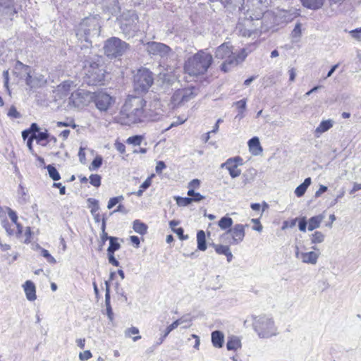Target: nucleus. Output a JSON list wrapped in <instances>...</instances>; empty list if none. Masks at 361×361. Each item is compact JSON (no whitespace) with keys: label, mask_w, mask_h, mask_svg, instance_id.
I'll return each mask as SVG.
<instances>
[{"label":"nucleus","mask_w":361,"mask_h":361,"mask_svg":"<svg viewBox=\"0 0 361 361\" xmlns=\"http://www.w3.org/2000/svg\"><path fill=\"white\" fill-rule=\"evenodd\" d=\"M145 105L141 97L128 96L120 111L119 122L128 126L145 122Z\"/></svg>","instance_id":"1"},{"label":"nucleus","mask_w":361,"mask_h":361,"mask_svg":"<svg viewBox=\"0 0 361 361\" xmlns=\"http://www.w3.org/2000/svg\"><path fill=\"white\" fill-rule=\"evenodd\" d=\"M212 56L204 51H200L185 63V71L190 75L205 73L212 63Z\"/></svg>","instance_id":"2"},{"label":"nucleus","mask_w":361,"mask_h":361,"mask_svg":"<svg viewBox=\"0 0 361 361\" xmlns=\"http://www.w3.org/2000/svg\"><path fill=\"white\" fill-rule=\"evenodd\" d=\"M269 0H243L240 11L245 15L248 26L253 20H259L266 11Z\"/></svg>","instance_id":"3"},{"label":"nucleus","mask_w":361,"mask_h":361,"mask_svg":"<svg viewBox=\"0 0 361 361\" xmlns=\"http://www.w3.org/2000/svg\"><path fill=\"white\" fill-rule=\"evenodd\" d=\"M100 32V25L97 16L86 18L79 24L76 29V36L79 40L85 41L91 44L90 38L98 36Z\"/></svg>","instance_id":"4"},{"label":"nucleus","mask_w":361,"mask_h":361,"mask_svg":"<svg viewBox=\"0 0 361 361\" xmlns=\"http://www.w3.org/2000/svg\"><path fill=\"white\" fill-rule=\"evenodd\" d=\"M253 328L259 337L262 338H270L277 334L273 319L266 315L255 317Z\"/></svg>","instance_id":"5"},{"label":"nucleus","mask_w":361,"mask_h":361,"mask_svg":"<svg viewBox=\"0 0 361 361\" xmlns=\"http://www.w3.org/2000/svg\"><path fill=\"white\" fill-rule=\"evenodd\" d=\"M99 59H90L85 62L84 73L85 81L90 85H96L101 82L104 78V71L99 66Z\"/></svg>","instance_id":"6"},{"label":"nucleus","mask_w":361,"mask_h":361,"mask_svg":"<svg viewBox=\"0 0 361 361\" xmlns=\"http://www.w3.org/2000/svg\"><path fill=\"white\" fill-rule=\"evenodd\" d=\"M15 68L25 73L26 75L25 78V83L31 89L41 87L47 83L44 75L40 73H35L32 75L30 66L24 65L19 61H17Z\"/></svg>","instance_id":"7"},{"label":"nucleus","mask_w":361,"mask_h":361,"mask_svg":"<svg viewBox=\"0 0 361 361\" xmlns=\"http://www.w3.org/2000/svg\"><path fill=\"white\" fill-rule=\"evenodd\" d=\"M248 225L237 224L230 228L227 232L220 236L222 243L228 242L230 245H238L244 239L245 235V228Z\"/></svg>","instance_id":"8"},{"label":"nucleus","mask_w":361,"mask_h":361,"mask_svg":"<svg viewBox=\"0 0 361 361\" xmlns=\"http://www.w3.org/2000/svg\"><path fill=\"white\" fill-rule=\"evenodd\" d=\"M153 76L152 72L148 69H139L134 75V88L136 91L145 92L153 84Z\"/></svg>","instance_id":"9"},{"label":"nucleus","mask_w":361,"mask_h":361,"mask_svg":"<svg viewBox=\"0 0 361 361\" xmlns=\"http://www.w3.org/2000/svg\"><path fill=\"white\" fill-rule=\"evenodd\" d=\"M128 44L117 37H111L105 42L104 49L109 57H117L123 55L128 49Z\"/></svg>","instance_id":"10"},{"label":"nucleus","mask_w":361,"mask_h":361,"mask_svg":"<svg viewBox=\"0 0 361 361\" xmlns=\"http://www.w3.org/2000/svg\"><path fill=\"white\" fill-rule=\"evenodd\" d=\"M93 99V93L79 89L71 93L68 106L71 108H81L87 106Z\"/></svg>","instance_id":"11"},{"label":"nucleus","mask_w":361,"mask_h":361,"mask_svg":"<svg viewBox=\"0 0 361 361\" xmlns=\"http://www.w3.org/2000/svg\"><path fill=\"white\" fill-rule=\"evenodd\" d=\"M197 94V90L193 87L176 90L171 99L173 108L185 104Z\"/></svg>","instance_id":"12"},{"label":"nucleus","mask_w":361,"mask_h":361,"mask_svg":"<svg viewBox=\"0 0 361 361\" xmlns=\"http://www.w3.org/2000/svg\"><path fill=\"white\" fill-rule=\"evenodd\" d=\"M145 49L149 55L161 59H168L172 54L171 49L166 44L157 42H149L145 44Z\"/></svg>","instance_id":"13"},{"label":"nucleus","mask_w":361,"mask_h":361,"mask_svg":"<svg viewBox=\"0 0 361 361\" xmlns=\"http://www.w3.org/2000/svg\"><path fill=\"white\" fill-rule=\"evenodd\" d=\"M215 57L220 59H225V62L222 64L221 70L224 72L228 71V66H233L231 59L234 58V52L233 51V47L229 42H226L216 48L215 51Z\"/></svg>","instance_id":"14"},{"label":"nucleus","mask_w":361,"mask_h":361,"mask_svg":"<svg viewBox=\"0 0 361 361\" xmlns=\"http://www.w3.org/2000/svg\"><path fill=\"white\" fill-rule=\"evenodd\" d=\"M145 122L157 121L162 118L164 116V109L162 104L159 99H154L149 105V108L145 109Z\"/></svg>","instance_id":"15"},{"label":"nucleus","mask_w":361,"mask_h":361,"mask_svg":"<svg viewBox=\"0 0 361 361\" xmlns=\"http://www.w3.org/2000/svg\"><path fill=\"white\" fill-rule=\"evenodd\" d=\"M92 100L100 111H106L115 103L114 97L103 92L93 93Z\"/></svg>","instance_id":"16"},{"label":"nucleus","mask_w":361,"mask_h":361,"mask_svg":"<svg viewBox=\"0 0 361 361\" xmlns=\"http://www.w3.org/2000/svg\"><path fill=\"white\" fill-rule=\"evenodd\" d=\"M243 164V160L240 157H235L228 159L220 166L221 169L228 170L229 175L232 178L238 177L241 173V170L238 168Z\"/></svg>","instance_id":"17"},{"label":"nucleus","mask_w":361,"mask_h":361,"mask_svg":"<svg viewBox=\"0 0 361 361\" xmlns=\"http://www.w3.org/2000/svg\"><path fill=\"white\" fill-rule=\"evenodd\" d=\"M313 250L310 252H301L298 247H295V256L302 262L309 264H316L320 256V252L316 246L312 247Z\"/></svg>","instance_id":"18"},{"label":"nucleus","mask_w":361,"mask_h":361,"mask_svg":"<svg viewBox=\"0 0 361 361\" xmlns=\"http://www.w3.org/2000/svg\"><path fill=\"white\" fill-rule=\"evenodd\" d=\"M17 13L14 0H0V21L12 20Z\"/></svg>","instance_id":"19"},{"label":"nucleus","mask_w":361,"mask_h":361,"mask_svg":"<svg viewBox=\"0 0 361 361\" xmlns=\"http://www.w3.org/2000/svg\"><path fill=\"white\" fill-rule=\"evenodd\" d=\"M76 85L73 81L66 80L55 88L53 91L54 98L56 102L65 99L69 94L71 90Z\"/></svg>","instance_id":"20"},{"label":"nucleus","mask_w":361,"mask_h":361,"mask_svg":"<svg viewBox=\"0 0 361 361\" xmlns=\"http://www.w3.org/2000/svg\"><path fill=\"white\" fill-rule=\"evenodd\" d=\"M129 16L131 18V22L128 23L127 20H123L121 23V30L126 34H130L131 31L135 32L138 29L136 26L137 16L133 12L129 13Z\"/></svg>","instance_id":"21"},{"label":"nucleus","mask_w":361,"mask_h":361,"mask_svg":"<svg viewBox=\"0 0 361 361\" xmlns=\"http://www.w3.org/2000/svg\"><path fill=\"white\" fill-rule=\"evenodd\" d=\"M26 298L30 301L36 300V288L33 282L26 281L23 286Z\"/></svg>","instance_id":"22"},{"label":"nucleus","mask_w":361,"mask_h":361,"mask_svg":"<svg viewBox=\"0 0 361 361\" xmlns=\"http://www.w3.org/2000/svg\"><path fill=\"white\" fill-rule=\"evenodd\" d=\"M224 342V335L220 331H214L212 333V343L215 348H220Z\"/></svg>","instance_id":"23"},{"label":"nucleus","mask_w":361,"mask_h":361,"mask_svg":"<svg viewBox=\"0 0 361 361\" xmlns=\"http://www.w3.org/2000/svg\"><path fill=\"white\" fill-rule=\"evenodd\" d=\"M325 0H300L302 5L311 10H317L322 7Z\"/></svg>","instance_id":"24"},{"label":"nucleus","mask_w":361,"mask_h":361,"mask_svg":"<svg viewBox=\"0 0 361 361\" xmlns=\"http://www.w3.org/2000/svg\"><path fill=\"white\" fill-rule=\"evenodd\" d=\"M324 219V216L323 214H319L314 216L311 217L308 221L307 228L309 231H312L316 228L320 227L321 223Z\"/></svg>","instance_id":"25"},{"label":"nucleus","mask_w":361,"mask_h":361,"mask_svg":"<svg viewBox=\"0 0 361 361\" xmlns=\"http://www.w3.org/2000/svg\"><path fill=\"white\" fill-rule=\"evenodd\" d=\"M248 146L252 154L257 155L262 151L259 140L257 137H254L248 141Z\"/></svg>","instance_id":"26"},{"label":"nucleus","mask_w":361,"mask_h":361,"mask_svg":"<svg viewBox=\"0 0 361 361\" xmlns=\"http://www.w3.org/2000/svg\"><path fill=\"white\" fill-rule=\"evenodd\" d=\"M333 121L331 119L323 121L315 129V134L317 137H319L320 134L329 130L333 127Z\"/></svg>","instance_id":"27"},{"label":"nucleus","mask_w":361,"mask_h":361,"mask_svg":"<svg viewBox=\"0 0 361 361\" xmlns=\"http://www.w3.org/2000/svg\"><path fill=\"white\" fill-rule=\"evenodd\" d=\"M312 182L311 178H307L305 179L304 182L298 185L295 190V194L297 197H300L304 195L307 188L310 185Z\"/></svg>","instance_id":"28"},{"label":"nucleus","mask_w":361,"mask_h":361,"mask_svg":"<svg viewBox=\"0 0 361 361\" xmlns=\"http://www.w3.org/2000/svg\"><path fill=\"white\" fill-rule=\"evenodd\" d=\"M241 347L240 340L236 336L228 338L226 343V348L228 350H236Z\"/></svg>","instance_id":"29"},{"label":"nucleus","mask_w":361,"mask_h":361,"mask_svg":"<svg viewBox=\"0 0 361 361\" xmlns=\"http://www.w3.org/2000/svg\"><path fill=\"white\" fill-rule=\"evenodd\" d=\"M248 52L246 49H243L238 54L234 53V58L233 57L231 60L233 66H237L238 63L243 62L246 56H247Z\"/></svg>","instance_id":"30"},{"label":"nucleus","mask_w":361,"mask_h":361,"mask_svg":"<svg viewBox=\"0 0 361 361\" xmlns=\"http://www.w3.org/2000/svg\"><path fill=\"white\" fill-rule=\"evenodd\" d=\"M147 226L145 223L138 219L135 220L133 223V230L140 235H145L147 231Z\"/></svg>","instance_id":"31"},{"label":"nucleus","mask_w":361,"mask_h":361,"mask_svg":"<svg viewBox=\"0 0 361 361\" xmlns=\"http://www.w3.org/2000/svg\"><path fill=\"white\" fill-rule=\"evenodd\" d=\"M197 248L201 251L207 249L205 233L203 231H199L197 234Z\"/></svg>","instance_id":"32"},{"label":"nucleus","mask_w":361,"mask_h":361,"mask_svg":"<svg viewBox=\"0 0 361 361\" xmlns=\"http://www.w3.org/2000/svg\"><path fill=\"white\" fill-rule=\"evenodd\" d=\"M218 225L222 230L230 229L233 225V219L228 216H224L219 221Z\"/></svg>","instance_id":"33"},{"label":"nucleus","mask_w":361,"mask_h":361,"mask_svg":"<svg viewBox=\"0 0 361 361\" xmlns=\"http://www.w3.org/2000/svg\"><path fill=\"white\" fill-rule=\"evenodd\" d=\"M325 235L321 231H315L310 235V240L312 244L322 243L324 241Z\"/></svg>","instance_id":"34"},{"label":"nucleus","mask_w":361,"mask_h":361,"mask_svg":"<svg viewBox=\"0 0 361 361\" xmlns=\"http://www.w3.org/2000/svg\"><path fill=\"white\" fill-rule=\"evenodd\" d=\"M118 238L116 237H109V246L107 249L108 252L114 253L121 247L120 244L117 242Z\"/></svg>","instance_id":"35"},{"label":"nucleus","mask_w":361,"mask_h":361,"mask_svg":"<svg viewBox=\"0 0 361 361\" xmlns=\"http://www.w3.org/2000/svg\"><path fill=\"white\" fill-rule=\"evenodd\" d=\"M212 247L219 255H226L231 250L228 245L213 243Z\"/></svg>","instance_id":"36"},{"label":"nucleus","mask_w":361,"mask_h":361,"mask_svg":"<svg viewBox=\"0 0 361 361\" xmlns=\"http://www.w3.org/2000/svg\"><path fill=\"white\" fill-rule=\"evenodd\" d=\"M49 177L54 180H59L61 178L60 174L56 169L52 165L47 166Z\"/></svg>","instance_id":"37"},{"label":"nucleus","mask_w":361,"mask_h":361,"mask_svg":"<svg viewBox=\"0 0 361 361\" xmlns=\"http://www.w3.org/2000/svg\"><path fill=\"white\" fill-rule=\"evenodd\" d=\"M188 195L192 200V202H200L204 199V197L199 192H195L193 189L190 188L188 191Z\"/></svg>","instance_id":"38"},{"label":"nucleus","mask_w":361,"mask_h":361,"mask_svg":"<svg viewBox=\"0 0 361 361\" xmlns=\"http://www.w3.org/2000/svg\"><path fill=\"white\" fill-rule=\"evenodd\" d=\"M103 159L101 156H97L89 166L90 171H94L99 169L102 164Z\"/></svg>","instance_id":"39"},{"label":"nucleus","mask_w":361,"mask_h":361,"mask_svg":"<svg viewBox=\"0 0 361 361\" xmlns=\"http://www.w3.org/2000/svg\"><path fill=\"white\" fill-rule=\"evenodd\" d=\"M237 30H238L240 35L243 37H251L252 35L255 34V32L254 30H251L249 29H247L245 27H243V25L239 23L237 26Z\"/></svg>","instance_id":"40"},{"label":"nucleus","mask_w":361,"mask_h":361,"mask_svg":"<svg viewBox=\"0 0 361 361\" xmlns=\"http://www.w3.org/2000/svg\"><path fill=\"white\" fill-rule=\"evenodd\" d=\"M105 305L106 309V314L108 316V318L110 321H113L114 319V313L113 310L110 304V296L107 295L106 298H105Z\"/></svg>","instance_id":"41"},{"label":"nucleus","mask_w":361,"mask_h":361,"mask_svg":"<svg viewBox=\"0 0 361 361\" xmlns=\"http://www.w3.org/2000/svg\"><path fill=\"white\" fill-rule=\"evenodd\" d=\"M39 248L41 250V254L42 255L46 258V259L47 260L48 262L51 263V264H56V261L55 259V258L54 257H52L49 252H48V250L41 247L39 246Z\"/></svg>","instance_id":"42"},{"label":"nucleus","mask_w":361,"mask_h":361,"mask_svg":"<svg viewBox=\"0 0 361 361\" xmlns=\"http://www.w3.org/2000/svg\"><path fill=\"white\" fill-rule=\"evenodd\" d=\"M176 204L179 207H185V206L189 205L191 202H192L190 197H176Z\"/></svg>","instance_id":"43"},{"label":"nucleus","mask_w":361,"mask_h":361,"mask_svg":"<svg viewBox=\"0 0 361 361\" xmlns=\"http://www.w3.org/2000/svg\"><path fill=\"white\" fill-rule=\"evenodd\" d=\"M3 226L8 235L11 236L16 235V230L15 228V226L13 225V224H11L8 222H5Z\"/></svg>","instance_id":"44"},{"label":"nucleus","mask_w":361,"mask_h":361,"mask_svg":"<svg viewBox=\"0 0 361 361\" xmlns=\"http://www.w3.org/2000/svg\"><path fill=\"white\" fill-rule=\"evenodd\" d=\"M34 137V139H36L38 140V142L46 140L49 137V135L47 133V130H45L44 131H39L36 135H32Z\"/></svg>","instance_id":"45"},{"label":"nucleus","mask_w":361,"mask_h":361,"mask_svg":"<svg viewBox=\"0 0 361 361\" xmlns=\"http://www.w3.org/2000/svg\"><path fill=\"white\" fill-rule=\"evenodd\" d=\"M101 176L97 174H92L90 176V182L94 187H99L101 185Z\"/></svg>","instance_id":"46"},{"label":"nucleus","mask_w":361,"mask_h":361,"mask_svg":"<svg viewBox=\"0 0 361 361\" xmlns=\"http://www.w3.org/2000/svg\"><path fill=\"white\" fill-rule=\"evenodd\" d=\"M142 137L140 135H135L128 138L127 142L134 145H140L141 144Z\"/></svg>","instance_id":"47"},{"label":"nucleus","mask_w":361,"mask_h":361,"mask_svg":"<svg viewBox=\"0 0 361 361\" xmlns=\"http://www.w3.org/2000/svg\"><path fill=\"white\" fill-rule=\"evenodd\" d=\"M123 199L124 198L122 195L111 198L108 202V205H107L108 209H110L113 208L117 203L123 200Z\"/></svg>","instance_id":"48"},{"label":"nucleus","mask_w":361,"mask_h":361,"mask_svg":"<svg viewBox=\"0 0 361 361\" xmlns=\"http://www.w3.org/2000/svg\"><path fill=\"white\" fill-rule=\"evenodd\" d=\"M179 321H175L171 325L167 326L164 334V338H166L171 331L176 329L179 326Z\"/></svg>","instance_id":"49"},{"label":"nucleus","mask_w":361,"mask_h":361,"mask_svg":"<svg viewBox=\"0 0 361 361\" xmlns=\"http://www.w3.org/2000/svg\"><path fill=\"white\" fill-rule=\"evenodd\" d=\"M139 329L137 327H130L125 331V336L126 337H131L133 335H137L139 334Z\"/></svg>","instance_id":"50"},{"label":"nucleus","mask_w":361,"mask_h":361,"mask_svg":"<svg viewBox=\"0 0 361 361\" xmlns=\"http://www.w3.org/2000/svg\"><path fill=\"white\" fill-rule=\"evenodd\" d=\"M292 37L293 38H299L301 36V24L300 23H297L292 31Z\"/></svg>","instance_id":"51"},{"label":"nucleus","mask_w":361,"mask_h":361,"mask_svg":"<svg viewBox=\"0 0 361 361\" xmlns=\"http://www.w3.org/2000/svg\"><path fill=\"white\" fill-rule=\"evenodd\" d=\"M308 223L306 220V217L303 216L300 219L298 227L300 231L305 232Z\"/></svg>","instance_id":"52"},{"label":"nucleus","mask_w":361,"mask_h":361,"mask_svg":"<svg viewBox=\"0 0 361 361\" xmlns=\"http://www.w3.org/2000/svg\"><path fill=\"white\" fill-rule=\"evenodd\" d=\"M154 176V174H152L150 176H149L140 186L141 189H142L144 191L147 190L152 184V178Z\"/></svg>","instance_id":"53"},{"label":"nucleus","mask_w":361,"mask_h":361,"mask_svg":"<svg viewBox=\"0 0 361 361\" xmlns=\"http://www.w3.org/2000/svg\"><path fill=\"white\" fill-rule=\"evenodd\" d=\"M297 221H298V218H295V219H293L290 222L288 221H283L282 227H281V229L282 230H286L288 228H293V227H294L295 226V224H296Z\"/></svg>","instance_id":"54"},{"label":"nucleus","mask_w":361,"mask_h":361,"mask_svg":"<svg viewBox=\"0 0 361 361\" xmlns=\"http://www.w3.org/2000/svg\"><path fill=\"white\" fill-rule=\"evenodd\" d=\"M350 34L354 39L361 41V27L350 31Z\"/></svg>","instance_id":"55"},{"label":"nucleus","mask_w":361,"mask_h":361,"mask_svg":"<svg viewBox=\"0 0 361 361\" xmlns=\"http://www.w3.org/2000/svg\"><path fill=\"white\" fill-rule=\"evenodd\" d=\"M8 215L9 218L11 219L12 224H16L18 222V216L16 212L12 210L10 208H8Z\"/></svg>","instance_id":"56"},{"label":"nucleus","mask_w":361,"mask_h":361,"mask_svg":"<svg viewBox=\"0 0 361 361\" xmlns=\"http://www.w3.org/2000/svg\"><path fill=\"white\" fill-rule=\"evenodd\" d=\"M56 126L58 127H63V126H71L73 128H76V125L75 124L74 121L73 120H71L69 121H66V122H62V121H59L57 122L56 123Z\"/></svg>","instance_id":"57"},{"label":"nucleus","mask_w":361,"mask_h":361,"mask_svg":"<svg viewBox=\"0 0 361 361\" xmlns=\"http://www.w3.org/2000/svg\"><path fill=\"white\" fill-rule=\"evenodd\" d=\"M246 102H247L246 99H243L236 102L234 104L236 106L238 111H244L245 109Z\"/></svg>","instance_id":"58"},{"label":"nucleus","mask_w":361,"mask_h":361,"mask_svg":"<svg viewBox=\"0 0 361 361\" xmlns=\"http://www.w3.org/2000/svg\"><path fill=\"white\" fill-rule=\"evenodd\" d=\"M91 357H92V353L90 350H85L83 353H80V354H79V357L82 361L87 360Z\"/></svg>","instance_id":"59"},{"label":"nucleus","mask_w":361,"mask_h":361,"mask_svg":"<svg viewBox=\"0 0 361 361\" xmlns=\"http://www.w3.org/2000/svg\"><path fill=\"white\" fill-rule=\"evenodd\" d=\"M251 221L254 224H257V226H254L252 227L253 230L257 231L258 232H261L262 231L263 227L260 224L259 219H252Z\"/></svg>","instance_id":"60"},{"label":"nucleus","mask_w":361,"mask_h":361,"mask_svg":"<svg viewBox=\"0 0 361 361\" xmlns=\"http://www.w3.org/2000/svg\"><path fill=\"white\" fill-rule=\"evenodd\" d=\"M8 116L17 118L20 117V114L14 106H11L8 112Z\"/></svg>","instance_id":"61"},{"label":"nucleus","mask_w":361,"mask_h":361,"mask_svg":"<svg viewBox=\"0 0 361 361\" xmlns=\"http://www.w3.org/2000/svg\"><path fill=\"white\" fill-rule=\"evenodd\" d=\"M173 232L176 233L178 235V237L180 240H186L188 238V235H184V234H183L184 231H183V228H182L173 229Z\"/></svg>","instance_id":"62"},{"label":"nucleus","mask_w":361,"mask_h":361,"mask_svg":"<svg viewBox=\"0 0 361 361\" xmlns=\"http://www.w3.org/2000/svg\"><path fill=\"white\" fill-rule=\"evenodd\" d=\"M166 164H164V161H159L157 163V166H156V168H155V170H156V172L157 173H161V171L166 168Z\"/></svg>","instance_id":"63"},{"label":"nucleus","mask_w":361,"mask_h":361,"mask_svg":"<svg viewBox=\"0 0 361 361\" xmlns=\"http://www.w3.org/2000/svg\"><path fill=\"white\" fill-rule=\"evenodd\" d=\"M108 255H109V263H111V264H113L114 266L115 267H118L119 266V262L118 260H116L114 256V253H111V252H108Z\"/></svg>","instance_id":"64"}]
</instances>
